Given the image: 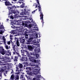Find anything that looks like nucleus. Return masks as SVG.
<instances>
[{
    "label": "nucleus",
    "mask_w": 80,
    "mask_h": 80,
    "mask_svg": "<svg viewBox=\"0 0 80 80\" xmlns=\"http://www.w3.org/2000/svg\"><path fill=\"white\" fill-rule=\"evenodd\" d=\"M8 0H6V2H5V3L6 6H8V8L9 10V14L8 15H10V14H16L18 15L19 14V11L17 10V8H19V7L18 6H16L14 5L12 6V4L10 3V2L9 1H7Z\"/></svg>",
    "instance_id": "nucleus-1"
},
{
    "label": "nucleus",
    "mask_w": 80,
    "mask_h": 80,
    "mask_svg": "<svg viewBox=\"0 0 80 80\" xmlns=\"http://www.w3.org/2000/svg\"><path fill=\"white\" fill-rule=\"evenodd\" d=\"M0 53L4 55H7L8 56H10L11 55V52H10V50L5 51V49L3 48V46H0Z\"/></svg>",
    "instance_id": "nucleus-2"
},
{
    "label": "nucleus",
    "mask_w": 80,
    "mask_h": 80,
    "mask_svg": "<svg viewBox=\"0 0 80 80\" xmlns=\"http://www.w3.org/2000/svg\"><path fill=\"white\" fill-rule=\"evenodd\" d=\"M34 51L33 52H30V54L31 55H32V56L37 55V53H39L40 52V48H36L34 49Z\"/></svg>",
    "instance_id": "nucleus-3"
},
{
    "label": "nucleus",
    "mask_w": 80,
    "mask_h": 80,
    "mask_svg": "<svg viewBox=\"0 0 80 80\" xmlns=\"http://www.w3.org/2000/svg\"><path fill=\"white\" fill-rule=\"evenodd\" d=\"M38 73H40L39 72V71H34L33 73V74L35 75L36 76V77L37 78V80H39V78L42 77V76L41 75H38Z\"/></svg>",
    "instance_id": "nucleus-4"
},
{
    "label": "nucleus",
    "mask_w": 80,
    "mask_h": 80,
    "mask_svg": "<svg viewBox=\"0 0 80 80\" xmlns=\"http://www.w3.org/2000/svg\"><path fill=\"white\" fill-rule=\"evenodd\" d=\"M22 19H20V22H17V24L18 25H22V26H24L25 27H28V24L27 23H24V22H22ZM21 21V22H20Z\"/></svg>",
    "instance_id": "nucleus-5"
},
{
    "label": "nucleus",
    "mask_w": 80,
    "mask_h": 80,
    "mask_svg": "<svg viewBox=\"0 0 80 80\" xmlns=\"http://www.w3.org/2000/svg\"><path fill=\"white\" fill-rule=\"evenodd\" d=\"M21 52L22 53V55L24 56L25 55H27V54H29V52L28 51H27V50H23V49H21Z\"/></svg>",
    "instance_id": "nucleus-6"
},
{
    "label": "nucleus",
    "mask_w": 80,
    "mask_h": 80,
    "mask_svg": "<svg viewBox=\"0 0 80 80\" xmlns=\"http://www.w3.org/2000/svg\"><path fill=\"white\" fill-rule=\"evenodd\" d=\"M33 45H36V46H37L36 47L37 48L38 47H40V44H38L37 43H39V42L38 41H36V40H34L33 41Z\"/></svg>",
    "instance_id": "nucleus-7"
},
{
    "label": "nucleus",
    "mask_w": 80,
    "mask_h": 80,
    "mask_svg": "<svg viewBox=\"0 0 80 80\" xmlns=\"http://www.w3.org/2000/svg\"><path fill=\"white\" fill-rule=\"evenodd\" d=\"M27 47H28V49L29 50V51H33V49H34V48L31 45H28Z\"/></svg>",
    "instance_id": "nucleus-8"
},
{
    "label": "nucleus",
    "mask_w": 80,
    "mask_h": 80,
    "mask_svg": "<svg viewBox=\"0 0 80 80\" xmlns=\"http://www.w3.org/2000/svg\"><path fill=\"white\" fill-rule=\"evenodd\" d=\"M40 18L41 20H42L41 21L42 23H43V12H40Z\"/></svg>",
    "instance_id": "nucleus-9"
},
{
    "label": "nucleus",
    "mask_w": 80,
    "mask_h": 80,
    "mask_svg": "<svg viewBox=\"0 0 80 80\" xmlns=\"http://www.w3.org/2000/svg\"><path fill=\"white\" fill-rule=\"evenodd\" d=\"M20 42L21 43H25V38L24 37L21 38H19Z\"/></svg>",
    "instance_id": "nucleus-10"
},
{
    "label": "nucleus",
    "mask_w": 80,
    "mask_h": 80,
    "mask_svg": "<svg viewBox=\"0 0 80 80\" xmlns=\"http://www.w3.org/2000/svg\"><path fill=\"white\" fill-rule=\"evenodd\" d=\"M27 33H28V32L27 31H25L24 33V35H25L24 37H25L26 39H27L28 38V35Z\"/></svg>",
    "instance_id": "nucleus-11"
},
{
    "label": "nucleus",
    "mask_w": 80,
    "mask_h": 80,
    "mask_svg": "<svg viewBox=\"0 0 80 80\" xmlns=\"http://www.w3.org/2000/svg\"><path fill=\"white\" fill-rule=\"evenodd\" d=\"M17 56H15L14 57H12V59H13L14 62H17L18 61V58Z\"/></svg>",
    "instance_id": "nucleus-12"
},
{
    "label": "nucleus",
    "mask_w": 80,
    "mask_h": 80,
    "mask_svg": "<svg viewBox=\"0 0 80 80\" xmlns=\"http://www.w3.org/2000/svg\"><path fill=\"white\" fill-rule=\"evenodd\" d=\"M25 40H27V42H26V44H31L32 42V40H29L28 39H26V38H25Z\"/></svg>",
    "instance_id": "nucleus-13"
},
{
    "label": "nucleus",
    "mask_w": 80,
    "mask_h": 80,
    "mask_svg": "<svg viewBox=\"0 0 80 80\" xmlns=\"http://www.w3.org/2000/svg\"><path fill=\"white\" fill-rule=\"evenodd\" d=\"M11 44H12V48L13 50L15 51L16 49V48H15V47H16V45L15 44H14V43L13 42H12V43H11Z\"/></svg>",
    "instance_id": "nucleus-14"
},
{
    "label": "nucleus",
    "mask_w": 80,
    "mask_h": 80,
    "mask_svg": "<svg viewBox=\"0 0 80 80\" xmlns=\"http://www.w3.org/2000/svg\"><path fill=\"white\" fill-rule=\"evenodd\" d=\"M4 47L5 48H6V49H7V50L8 49H10V46H8V45H7V44H4Z\"/></svg>",
    "instance_id": "nucleus-15"
},
{
    "label": "nucleus",
    "mask_w": 80,
    "mask_h": 80,
    "mask_svg": "<svg viewBox=\"0 0 80 80\" xmlns=\"http://www.w3.org/2000/svg\"><path fill=\"white\" fill-rule=\"evenodd\" d=\"M23 64H24L23 66L24 68L28 66V62H23Z\"/></svg>",
    "instance_id": "nucleus-16"
},
{
    "label": "nucleus",
    "mask_w": 80,
    "mask_h": 80,
    "mask_svg": "<svg viewBox=\"0 0 80 80\" xmlns=\"http://www.w3.org/2000/svg\"><path fill=\"white\" fill-rule=\"evenodd\" d=\"M18 67L19 68H23V64H22L19 63L18 65Z\"/></svg>",
    "instance_id": "nucleus-17"
},
{
    "label": "nucleus",
    "mask_w": 80,
    "mask_h": 80,
    "mask_svg": "<svg viewBox=\"0 0 80 80\" xmlns=\"http://www.w3.org/2000/svg\"><path fill=\"white\" fill-rule=\"evenodd\" d=\"M16 43L17 45V47H20V43H19V41H18V40H17Z\"/></svg>",
    "instance_id": "nucleus-18"
},
{
    "label": "nucleus",
    "mask_w": 80,
    "mask_h": 80,
    "mask_svg": "<svg viewBox=\"0 0 80 80\" xmlns=\"http://www.w3.org/2000/svg\"><path fill=\"white\" fill-rule=\"evenodd\" d=\"M4 59H5V58L4 57H3L2 56H0V60H1V61H3V60H4Z\"/></svg>",
    "instance_id": "nucleus-19"
},
{
    "label": "nucleus",
    "mask_w": 80,
    "mask_h": 80,
    "mask_svg": "<svg viewBox=\"0 0 80 80\" xmlns=\"http://www.w3.org/2000/svg\"><path fill=\"white\" fill-rule=\"evenodd\" d=\"M35 58L34 57H32L30 58V60H31V62H33V60H35Z\"/></svg>",
    "instance_id": "nucleus-20"
},
{
    "label": "nucleus",
    "mask_w": 80,
    "mask_h": 80,
    "mask_svg": "<svg viewBox=\"0 0 80 80\" xmlns=\"http://www.w3.org/2000/svg\"><path fill=\"white\" fill-rule=\"evenodd\" d=\"M14 34H17L18 33V29H16V30H14Z\"/></svg>",
    "instance_id": "nucleus-21"
},
{
    "label": "nucleus",
    "mask_w": 80,
    "mask_h": 80,
    "mask_svg": "<svg viewBox=\"0 0 80 80\" xmlns=\"http://www.w3.org/2000/svg\"><path fill=\"white\" fill-rule=\"evenodd\" d=\"M20 69L18 68V67H16V72H21V70L19 69Z\"/></svg>",
    "instance_id": "nucleus-22"
},
{
    "label": "nucleus",
    "mask_w": 80,
    "mask_h": 80,
    "mask_svg": "<svg viewBox=\"0 0 80 80\" xmlns=\"http://www.w3.org/2000/svg\"><path fill=\"white\" fill-rule=\"evenodd\" d=\"M25 3L22 2V4L21 5V7L22 8H24L25 7Z\"/></svg>",
    "instance_id": "nucleus-23"
},
{
    "label": "nucleus",
    "mask_w": 80,
    "mask_h": 80,
    "mask_svg": "<svg viewBox=\"0 0 80 80\" xmlns=\"http://www.w3.org/2000/svg\"><path fill=\"white\" fill-rule=\"evenodd\" d=\"M26 70H29L30 71H31V70H32V69L30 67H27L26 68Z\"/></svg>",
    "instance_id": "nucleus-24"
},
{
    "label": "nucleus",
    "mask_w": 80,
    "mask_h": 80,
    "mask_svg": "<svg viewBox=\"0 0 80 80\" xmlns=\"http://www.w3.org/2000/svg\"><path fill=\"white\" fill-rule=\"evenodd\" d=\"M16 53V54H17V55H18V56H17V57H21V56H20V53L19 52H15Z\"/></svg>",
    "instance_id": "nucleus-25"
},
{
    "label": "nucleus",
    "mask_w": 80,
    "mask_h": 80,
    "mask_svg": "<svg viewBox=\"0 0 80 80\" xmlns=\"http://www.w3.org/2000/svg\"><path fill=\"white\" fill-rule=\"evenodd\" d=\"M21 61H25V57H22V58L21 59Z\"/></svg>",
    "instance_id": "nucleus-26"
},
{
    "label": "nucleus",
    "mask_w": 80,
    "mask_h": 80,
    "mask_svg": "<svg viewBox=\"0 0 80 80\" xmlns=\"http://www.w3.org/2000/svg\"><path fill=\"white\" fill-rule=\"evenodd\" d=\"M24 13H28V10H26V9H24Z\"/></svg>",
    "instance_id": "nucleus-27"
},
{
    "label": "nucleus",
    "mask_w": 80,
    "mask_h": 80,
    "mask_svg": "<svg viewBox=\"0 0 80 80\" xmlns=\"http://www.w3.org/2000/svg\"><path fill=\"white\" fill-rule=\"evenodd\" d=\"M3 40L4 41V44H5L7 43V42H7V41H6V39H5V38H3Z\"/></svg>",
    "instance_id": "nucleus-28"
},
{
    "label": "nucleus",
    "mask_w": 80,
    "mask_h": 80,
    "mask_svg": "<svg viewBox=\"0 0 80 80\" xmlns=\"http://www.w3.org/2000/svg\"><path fill=\"white\" fill-rule=\"evenodd\" d=\"M18 30L19 32H22V29L21 28H20L19 29H18Z\"/></svg>",
    "instance_id": "nucleus-29"
},
{
    "label": "nucleus",
    "mask_w": 80,
    "mask_h": 80,
    "mask_svg": "<svg viewBox=\"0 0 80 80\" xmlns=\"http://www.w3.org/2000/svg\"><path fill=\"white\" fill-rule=\"evenodd\" d=\"M20 79H22L23 78H23V74L21 75L20 77Z\"/></svg>",
    "instance_id": "nucleus-30"
},
{
    "label": "nucleus",
    "mask_w": 80,
    "mask_h": 80,
    "mask_svg": "<svg viewBox=\"0 0 80 80\" xmlns=\"http://www.w3.org/2000/svg\"><path fill=\"white\" fill-rule=\"evenodd\" d=\"M38 10H39V12H40H40H42V8H38Z\"/></svg>",
    "instance_id": "nucleus-31"
},
{
    "label": "nucleus",
    "mask_w": 80,
    "mask_h": 80,
    "mask_svg": "<svg viewBox=\"0 0 80 80\" xmlns=\"http://www.w3.org/2000/svg\"><path fill=\"white\" fill-rule=\"evenodd\" d=\"M35 68H36V66H35V67L33 68H34V70H36V71H35L34 72H37V71H39V70H38V69H36Z\"/></svg>",
    "instance_id": "nucleus-32"
},
{
    "label": "nucleus",
    "mask_w": 80,
    "mask_h": 80,
    "mask_svg": "<svg viewBox=\"0 0 80 80\" xmlns=\"http://www.w3.org/2000/svg\"><path fill=\"white\" fill-rule=\"evenodd\" d=\"M31 71L29 70H28L26 71V72L27 73V74H28V75H29V74L30 73Z\"/></svg>",
    "instance_id": "nucleus-33"
},
{
    "label": "nucleus",
    "mask_w": 80,
    "mask_h": 80,
    "mask_svg": "<svg viewBox=\"0 0 80 80\" xmlns=\"http://www.w3.org/2000/svg\"><path fill=\"white\" fill-rule=\"evenodd\" d=\"M10 41L11 42V43H13V41H12L13 40V38H10Z\"/></svg>",
    "instance_id": "nucleus-34"
},
{
    "label": "nucleus",
    "mask_w": 80,
    "mask_h": 80,
    "mask_svg": "<svg viewBox=\"0 0 80 80\" xmlns=\"http://www.w3.org/2000/svg\"><path fill=\"white\" fill-rule=\"evenodd\" d=\"M4 69L3 68H2L1 69V70H0V72H3L4 71Z\"/></svg>",
    "instance_id": "nucleus-35"
},
{
    "label": "nucleus",
    "mask_w": 80,
    "mask_h": 80,
    "mask_svg": "<svg viewBox=\"0 0 80 80\" xmlns=\"http://www.w3.org/2000/svg\"><path fill=\"white\" fill-rule=\"evenodd\" d=\"M9 17H10V18L11 19H13V16H12V15H11V16L8 17V18H9Z\"/></svg>",
    "instance_id": "nucleus-36"
},
{
    "label": "nucleus",
    "mask_w": 80,
    "mask_h": 80,
    "mask_svg": "<svg viewBox=\"0 0 80 80\" xmlns=\"http://www.w3.org/2000/svg\"><path fill=\"white\" fill-rule=\"evenodd\" d=\"M7 44H8V45H10V43H11V41H10L7 42Z\"/></svg>",
    "instance_id": "nucleus-37"
},
{
    "label": "nucleus",
    "mask_w": 80,
    "mask_h": 80,
    "mask_svg": "<svg viewBox=\"0 0 80 80\" xmlns=\"http://www.w3.org/2000/svg\"><path fill=\"white\" fill-rule=\"evenodd\" d=\"M37 55H38V56H37ZM34 56H36V58H36V59L37 58H38V57H39V55H37V54L36 55H34Z\"/></svg>",
    "instance_id": "nucleus-38"
},
{
    "label": "nucleus",
    "mask_w": 80,
    "mask_h": 80,
    "mask_svg": "<svg viewBox=\"0 0 80 80\" xmlns=\"http://www.w3.org/2000/svg\"><path fill=\"white\" fill-rule=\"evenodd\" d=\"M29 75H31V76H32V75H33V72H30V73H29Z\"/></svg>",
    "instance_id": "nucleus-39"
},
{
    "label": "nucleus",
    "mask_w": 80,
    "mask_h": 80,
    "mask_svg": "<svg viewBox=\"0 0 80 80\" xmlns=\"http://www.w3.org/2000/svg\"><path fill=\"white\" fill-rule=\"evenodd\" d=\"M11 34H13H13H15L14 30H12V31H11Z\"/></svg>",
    "instance_id": "nucleus-40"
},
{
    "label": "nucleus",
    "mask_w": 80,
    "mask_h": 80,
    "mask_svg": "<svg viewBox=\"0 0 80 80\" xmlns=\"http://www.w3.org/2000/svg\"><path fill=\"white\" fill-rule=\"evenodd\" d=\"M11 28H16V27L15 26L12 25L11 26Z\"/></svg>",
    "instance_id": "nucleus-41"
},
{
    "label": "nucleus",
    "mask_w": 80,
    "mask_h": 80,
    "mask_svg": "<svg viewBox=\"0 0 80 80\" xmlns=\"http://www.w3.org/2000/svg\"><path fill=\"white\" fill-rule=\"evenodd\" d=\"M28 60V59H27V57H25L24 58V61H27Z\"/></svg>",
    "instance_id": "nucleus-42"
},
{
    "label": "nucleus",
    "mask_w": 80,
    "mask_h": 80,
    "mask_svg": "<svg viewBox=\"0 0 80 80\" xmlns=\"http://www.w3.org/2000/svg\"><path fill=\"white\" fill-rule=\"evenodd\" d=\"M28 39L29 40H32L33 39V38H28L27 39Z\"/></svg>",
    "instance_id": "nucleus-43"
},
{
    "label": "nucleus",
    "mask_w": 80,
    "mask_h": 80,
    "mask_svg": "<svg viewBox=\"0 0 80 80\" xmlns=\"http://www.w3.org/2000/svg\"><path fill=\"white\" fill-rule=\"evenodd\" d=\"M38 4L39 5L38 6V8H41V7H40V3L39 2L38 3Z\"/></svg>",
    "instance_id": "nucleus-44"
},
{
    "label": "nucleus",
    "mask_w": 80,
    "mask_h": 80,
    "mask_svg": "<svg viewBox=\"0 0 80 80\" xmlns=\"http://www.w3.org/2000/svg\"><path fill=\"white\" fill-rule=\"evenodd\" d=\"M4 27L3 26H0V29H2V28H3Z\"/></svg>",
    "instance_id": "nucleus-45"
},
{
    "label": "nucleus",
    "mask_w": 80,
    "mask_h": 80,
    "mask_svg": "<svg viewBox=\"0 0 80 80\" xmlns=\"http://www.w3.org/2000/svg\"><path fill=\"white\" fill-rule=\"evenodd\" d=\"M32 62H34V63H37V60H36L35 59H34Z\"/></svg>",
    "instance_id": "nucleus-46"
},
{
    "label": "nucleus",
    "mask_w": 80,
    "mask_h": 80,
    "mask_svg": "<svg viewBox=\"0 0 80 80\" xmlns=\"http://www.w3.org/2000/svg\"><path fill=\"white\" fill-rule=\"evenodd\" d=\"M35 6H36V7H35V8H37L38 7V4L35 3Z\"/></svg>",
    "instance_id": "nucleus-47"
},
{
    "label": "nucleus",
    "mask_w": 80,
    "mask_h": 80,
    "mask_svg": "<svg viewBox=\"0 0 80 80\" xmlns=\"http://www.w3.org/2000/svg\"><path fill=\"white\" fill-rule=\"evenodd\" d=\"M40 60H38L37 61V63H39L40 62Z\"/></svg>",
    "instance_id": "nucleus-48"
},
{
    "label": "nucleus",
    "mask_w": 80,
    "mask_h": 80,
    "mask_svg": "<svg viewBox=\"0 0 80 80\" xmlns=\"http://www.w3.org/2000/svg\"><path fill=\"white\" fill-rule=\"evenodd\" d=\"M2 62L0 61V65H2Z\"/></svg>",
    "instance_id": "nucleus-49"
},
{
    "label": "nucleus",
    "mask_w": 80,
    "mask_h": 80,
    "mask_svg": "<svg viewBox=\"0 0 80 80\" xmlns=\"http://www.w3.org/2000/svg\"><path fill=\"white\" fill-rule=\"evenodd\" d=\"M16 74L17 75H18V74H20V72H16Z\"/></svg>",
    "instance_id": "nucleus-50"
},
{
    "label": "nucleus",
    "mask_w": 80,
    "mask_h": 80,
    "mask_svg": "<svg viewBox=\"0 0 80 80\" xmlns=\"http://www.w3.org/2000/svg\"><path fill=\"white\" fill-rule=\"evenodd\" d=\"M29 27H30V28H31V27H32V25L31 24H29Z\"/></svg>",
    "instance_id": "nucleus-51"
},
{
    "label": "nucleus",
    "mask_w": 80,
    "mask_h": 80,
    "mask_svg": "<svg viewBox=\"0 0 80 80\" xmlns=\"http://www.w3.org/2000/svg\"><path fill=\"white\" fill-rule=\"evenodd\" d=\"M7 65H8V68H9V66H10V64L9 63H8Z\"/></svg>",
    "instance_id": "nucleus-52"
},
{
    "label": "nucleus",
    "mask_w": 80,
    "mask_h": 80,
    "mask_svg": "<svg viewBox=\"0 0 80 80\" xmlns=\"http://www.w3.org/2000/svg\"><path fill=\"white\" fill-rule=\"evenodd\" d=\"M36 1L37 3H39V1L38 0H35Z\"/></svg>",
    "instance_id": "nucleus-53"
},
{
    "label": "nucleus",
    "mask_w": 80,
    "mask_h": 80,
    "mask_svg": "<svg viewBox=\"0 0 80 80\" xmlns=\"http://www.w3.org/2000/svg\"><path fill=\"white\" fill-rule=\"evenodd\" d=\"M16 53V52H13V55H15V53Z\"/></svg>",
    "instance_id": "nucleus-54"
},
{
    "label": "nucleus",
    "mask_w": 80,
    "mask_h": 80,
    "mask_svg": "<svg viewBox=\"0 0 80 80\" xmlns=\"http://www.w3.org/2000/svg\"><path fill=\"white\" fill-rule=\"evenodd\" d=\"M18 2L19 3H23V2H21V1Z\"/></svg>",
    "instance_id": "nucleus-55"
},
{
    "label": "nucleus",
    "mask_w": 80,
    "mask_h": 80,
    "mask_svg": "<svg viewBox=\"0 0 80 80\" xmlns=\"http://www.w3.org/2000/svg\"><path fill=\"white\" fill-rule=\"evenodd\" d=\"M21 80H25V78H23L22 79H21Z\"/></svg>",
    "instance_id": "nucleus-56"
},
{
    "label": "nucleus",
    "mask_w": 80,
    "mask_h": 80,
    "mask_svg": "<svg viewBox=\"0 0 80 80\" xmlns=\"http://www.w3.org/2000/svg\"><path fill=\"white\" fill-rule=\"evenodd\" d=\"M33 80H36V78H33Z\"/></svg>",
    "instance_id": "nucleus-57"
},
{
    "label": "nucleus",
    "mask_w": 80,
    "mask_h": 80,
    "mask_svg": "<svg viewBox=\"0 0 80 80\" xmlns=\"http://www.w3.org/2000/svg\"><path fill=\"white\" fill-rule=\"evenodd\" d=\"M35 10H34L32 12V13H35Z\"/></svg>",
    "instance_id": "nucleus-58"
},
{
    "label": "nucleus",
    "mask_w": 80,
    "mask_h": 80,
    "mask_svg": "<svg viewBox=\"0 0 80 80\" xmlns=\"http://www.w3.org/2000/svg\"><path fill=\"white\" fill-rule=\"evenodd\" d=\"M19 1H22V2H25V0H18Z\"/></svg>",
    "instance_id": "nucleus-59"
},
{
    "label": "nucleus",
    "mask_w": 80,
    "mask_h": 80,
    "mask_svg": "<svg viewBox=\"0 0 80 80\" xmlns=\"http://www.w3.org/2000/svg\"><path fill=\"white\" fill-rule=\"evenodd\" d=\"M10 38L12 37V35L11 34H10Z\"/></svg>",
    "instance_id": "nucleus-60"
},
{
    "label": "nucleus",
    "mask_w": 80,
    "mask_h": 80,
    "mask_svg": "<svg viewBox=\"0 0 80 80\" xmlns=\"http://www.w3.org/2000/svg\"><path fill=\"white\" fill-rule=\"evenodd\" d=\"M36 37H37V38H38V34H36Z\"/></svg>",
    "instance_id": "nucleus-61"
},
{
    "label": "nucleus",
    "mask_w": 80,
    "mask_h": 80,
    "mask_svg": "<svg viewBox=\"0 0 80 80\" xmlns=\"http://www.w3.org/2000/svg\"><path fill=\"white\" fill-rule=\"evenodd\" d=\"M0 77H2V74L0 73Z\"/></svg>",
    "instance_id": "nucleus-62"
},
{
    "label": "nucleus",
    "mask_w": 80,
    "mask_h": 80,
    "mask_svg": "<svg viewBox=\"0 0 80 80\" xmlns=\"http://www.w3.org/2000/svg\"><path fill=\"white\" fill-rule=\"evenodd\" d=\"M20 14L21 15H23V14L22 13H21Z\"/></svg>",
    "instance_id": "nucleus-63"
},
{
    "label": "nucleus",
    "mask_w": 80,
    "mask_h": 80,
    "mask_svg": "<svg viewBox=\"0 0 80 80\" xmlns=\"http://www.w3.org/2000/svg\"><path fill=\"white\" fill-rule=\"evenodd\" d=\"M0 34H2V32H0Z\"/></svg>",
    "instance_id": "nucleus-64"
}]
</instances>
